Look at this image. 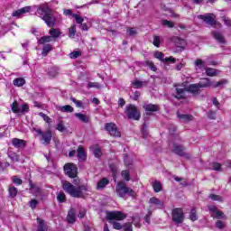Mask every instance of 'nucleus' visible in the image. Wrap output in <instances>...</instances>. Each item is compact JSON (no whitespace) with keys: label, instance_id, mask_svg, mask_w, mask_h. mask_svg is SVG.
Wrapping results in <instances>:
<instances>
[{"label":"nucleus","instance_id":"nucleus-37","mask_svg":"<svg viewBox=\"0 0 231 231\" xmlns=\"http://www.w3.org/2000/svg\"><path fill=\"white\" fill-rule=\"evenodd\" d=\"M76 33H77V26L76 25L70 26V28L69 29V37L70 39H75Z\"/></svg>","mask_w":231,"mask_h":231},{"label":"nucleus","instance_id":"nucleus-51","mask_svg":"<svg viewBox=\"0 0 231 231\" xmlns=\"http://www.w3.org/2000/svg\"><path fill=\"white\" fill-rule=\"evenodd\" d=\"M57 199L60 203H64L66 201V194H64V192H60L57 196Z\"/></svg>","mask_w":231,"mask_h":231},{"label":"nucleus","instance_id":"nucleus-44","mask_svg":"<svg viewBox=\"0 0 231 231\" xmlns=\"http://www.w3.org/2000/svg\"><path fill=\"white\" fill-rule=\"evenodd\" d=\"M206 74L208 77H216V75H217V71L215 69H207Z\"/></svg>","mask_w":231,"mask_h":231},{"label":"nucleus","instance_id":"nucleus-14","mask_svg":"<svg viewBox=\"0 0 231 231\" xmlns=\"http://www.w3.org/2000/svg\"><path fill=\"white\" fill-rule=\"evenodd\" d=\"M155 59H158L159 60H162V62H171V64H174L176 62V59L172 56L168 58H163V53L160 51L154 52Z\"/></svg>","mask_w":231,"mask_h":231},{"label":"nucleus","instance_id":"nucleus-18","mask_svg":"<svg viewBox=\"0 0 231 231\" xmlns=\"http://www.w3.org/2000/svg\"><path fill=\"white\" fill-rule=\"evenodd\" d=\"M175 91H176V94L174 97L178 100H181L186 97L185 93H187V88L177 87L175 88Z\"/></svg>","mask_w":231,"mask_h":231},{"label":"nucleus","instance_id":"nucleus-52","mask_svg":"<svg viewBox=\"0 0 231 231\" xmlns=\"http://www.w3.org/2000/svg\"><path fill=\"white\" fill-rule=\"evenodd\" d=\"M93 154L96 158H100L102 156V151L100 148L96 147L93 149Z\"/></svg>","mask_w":231,"mask_h":231},{"label":"nucleus","instance_id":"nucleus-36","mask_svg":"<svg viewBox=\"0 0 231 231\" xmlns=\"http://www.w3.org/2000/svg\"><path fill=\"white\" fill-rule=\"evenodd\" d=\"M8 192H9L10 198H15V196H17L18 190H17V188H15V186H9Z\"/></svg>","mask_w":231,"mask_h":231},{"label":"nucleus","instance_id":"nucleus-31","mask_svg":"<svg viewBox=\"0 0 231 231\" xmlns=\"http://www.w3.org/2000/svg\"><path fill=\"white\" fill-rule=\"evenodd\" d=\"M75 116L77 118H79V120H80V122H83L84 124H88V122H89V117L84 114L76 113Z\"/></svg>","mask_w":231,"mask_h":231},{"label":"nucleus","instance_id":"nucleus-30","mask_svg":"<svg viewBox=\"0 0 231 231\" xmlns=\"http://www.w3.org/2000/svg\"><path fill=\"white\" fill-rule=\"evenodd\" d=\"M11 109L13 113L19 114L21 113V106H19V103L17 100H14L11 106Z\"/></svg>","mask_w":231,"mask_h":231},{"label":"nucleus","instance_id":"nucleus-2","mask_svg":"<svg viewBox=\"0 0 231 231\" xmlns=\"http://www.w3.org/2000/svg\"><path fill=\"white\" fill-rule=\"evenodd\" d=\"M36 14L38 17L42 19L50 28L55 25V16H53V11H51V8H50L48 4L40 5L37 9Z\"/></svg>","mask_w":231,"mask_h":231},{"label":"nucleus","instance_id":"nucleus-7","mask_svg":"<svg viewBox=\"0 0 231 231\" xmlns=\"http://www.w3.org/2000/svg\"><path fill=\"white\" fill-rule=\"evenodd\" d=\"M105 129L109 133L110 136H114L115 138H120L122 136L115 123H107L105 125Z\"/></svg>","mask_w":231,"mask_h":231},{"label":"nucleus","instance_id":"nucleus-26","mask_svg":"<svg viewBox=\"0 0 231 231\" xmlns=\"http://www.w3.org/2000/svg\"><path fill=\"white\" fill-rule=\"evenodd\" d=\"M212 36L218 42L225 43V38L223 37V34H221V32H212Z\"/></svg>","mask_w":231,"mask_h":231},{"label":"nucleus","instance_id":"nucleus-21","mask_svg":"<svg viewBox=\"0 0 231 231\" xmlns=\"http://www.w3.org/2000/svg\"><path fill=\"white\" fill-rule=\"evenodd\" d=\"M106 185H109V180L103 178L97 182V190H103V189H106Z\"/></svg>","mask_w":231,"mask_h":231},{"label":"nucleus","instance_id":"nucleus-63","mask_svg":"<svg viewBox=\"0 0 231 231\" xmlns=\"http://www.w3.org/2000/svg\"><path fill=\"white\" fill-rule=\"evenodd\" d=\"M160 37L159 36H153V46H156L157 48L160 47Z\"/></svg>","mask_w":231,"mask_h":231},{"label":"nucleus","instance_id":"nucleus-41","mask_svg":"<svg viewBox=\"0 0 231 231\" xmlns=\"http://www.w3.org/2000/svg\"><path fill=\"white\" fill-rule=\"evenodd\" d=\"M189 219L191 221H198V214L196 212V208H192L189 213Z\"/></svg>","mask_w":231,"mask_h":231},{"label":"nucleus","instance_id":"nucleus-16","mask_svg":"<svg viewBox=\"0 0 231 231\" xmlns=\"http://www.w3.org/2000/svg\"><path fill=\"white\" fill-rule=\"evenodd\" d=\"M31 11H32V6L28 5L14 11L12 14V15L13 17H21V15H24V14H30Z\"/></svg>","mask_w":231,"mask_h":231},{"label":"nucleus","instance_id":"nucleus-32","mask_svg":"<svg viewBox=\"0 0 231 231\" xmlns=\"http://www.w3.org/2000/svg\"><path fill=\"white\" fill-rule=\"evenodd\" d=\"M48 75L51 76L52 79L59 75V68L57 67H51L48 70Z\"/></svg>","mask_w":231,"mask_h":231},{"label":"nucleus","instance_id":"nucleus-33","mask_svg":"<svg viewBox=\"0 0 231 231\" xmlns=\"http://www.w3.org/2000/svg\"><path fill=\"white\" fill-rule=\"evenodd\" d=\"M51 39H59L60 37V31L59 29L52 28L50 31Z\"/></svg>","mask_w":231,"mask_h":231},{"label":"nucleus","instance_id":"nucleus-11","mask_svg":"<svg viewBox=\"0 0 231 231\" xmlns=\"http://www.w3.org/2000/svg\"><path fill=\"white\" fill-rule=\"evenodd\" d=\"M208 210L210 212L211 217H214V219H224L225 213H223V211L218 210L217 208L214 206H209Z\"/></svg>","mask_w":231,"mask_h":231},{"label":"nucleus","instance_id":"nucleus-6","mask_svg":"<svg viewBox=\"0 0 231 231\" xmlns=\"http://www.w3.org/2000/svg\"><path fill=\"white\" fill-rule=\"evenodd\" d=\"M127 217V215L122 211H112L106 214V218L108 221H124Z\"/></svg>","mask_w":231,"mask_h":231},{"label":"nucleus","instance_id":"nucleus-34","mask_svg":"<svg viewBox=\"0 0 231 231\" xmlns=\"http://www.w3.org/2000/svg\"><path fill=\"white\" fill-rule=\"evenodd\" d=\"M209 169H211V171H222L221 163H219V162H211V163H209Z\"/></svg>","mask_w":231,"mask_h":231},{"label":"nucleus","instance_id":"nucleus-22","mask_svg":"<svg viewBox=\"0 0 231 231\" xmlns=\"http://www.w3.org/2000/svg\"><path fill=\"white\" fill-rule=\"evenodd\" d=\"M13 84L16 88H23L26 84V79L24 78H16L13 80Z\"/></svg>","mask_w":231,"mask_h":231},{"label":"nucleus","instance_id":"nucleus-29","mask_svg":"<svg viewBox=\"0 0 231 231\" xmlns=\"http://www.w3.org/2000/svg\"><path fill=\"white\" fill-rule=\"evenodd\" d=\"M195 69L198 71V69H205V61H203L201 59H198L195 60Z\"/></svg>","mask_w":231,"mask_h":231},{"label":"nucleus","instance_id":"nucleus-57","mask_svg":"<svg viewBox=\"0 0 231 231\" xmlns=\"http://www.w3.org/2000/svg\"><path fill=\"white\" fill-rule=\"evenodd\" d=\"M136 33H138V32L134 28H128L126 30V34L130 35V37H133V35H136Z\"/></svg>","mask_w":231,"mask_h":231},{"label":"nucleus","instance_id":"nucleus-12","mask_svg":"<svg viewBox=\"0 0 231 231\" xmlns=\"http://www.w3.org/2000/svg\"><path fill=\"white\" fill-rule=\"evenodd\" d=\"M149 204H150V210H156V208H163V201L160 200L158 198L153 197L151 198L149 200Z\"/></svg>","mask_w":231,"mask_h":231},{"label":"nucleus","instance_id":"nucleus-24","mask_svg":"<svg viewBox=\"0 0 231 231\" xmlns=\"http://www.w3.org/2000/svg\"><path fill=\"white\" fill-rule=\"evenodd\" d=\"M77 152L79 160H86V151L84 150V147L79 146Z\"/></svg>","mask_w":231,"mask_h":231},{"label":"nucleus","instance_id":"nucleus-13","mask_svg":"<svg viewBox=\"0 0 231 231\" xmlns=\"http://www.w3.org/2000/svg\"><path fill=\"white\" fill-rule=\"evenodd\" d=\"M172 151L173 152H175V154H178V156H183L184 158L189 157V154L185 152V147H183V145L174 143L172 147Z\"/></svg>","mask_w":231,"mask_h":231},{"label":"nucleus","instance_id":"nucleus-58","mask_svg":"<svg viewBox=\"0 0 231 231\" xmlns=\"http://www.w3.org/2000/svg\"><path fill=\"white\" fill-rule=\"evenodd\" d=\"M122 178L125 180V181H129L131 180V177L129 175V171H123L121 173Z\"/></svg>","mask_w":231,"mask_h":231},{"label":"nucleus","instance_id":"nucleus-49","mask_svg":"<svg viewBox=\"0 0 231 231\" xmlns=\"http://www.w3.org/2000/svg\"><path fill=\"white\" fill-rule=\"evenodd\" d=\"M28 111H30V106H28V104H23L20 108V113L24 115V113H28Z\"/></svg>","mask_w":231,"mask_h":231},{"label":"nucleus","instance_id":"nucleus-17","mask_svg":"<svg viewBox=\"0 0 231 231\" xmlns=\"http://www.w3.org/2000/svg\"><path fill=\"white\" fill-rule=\"evenodd\" d=\"M12 143L15 149H23V147H26V141L19 138H13Z\"/></svg>","mask_w":231,"mask_h":231},{"label":"nucleus","instance_id":"nucleus-40","mask_svg":"<svg viewBox=\"0 0 231 231\" xmlns=\"http://www.w3.org/2000/svg\"><path fill=\"white\" fill-rule=\"evenodd\" d=\"M152 189L154 192H161L162 191V183L160 181H154L152 184Z\"/></svg>","mask_w":231,"mask_h":231},{"label":"nucleus","instance_id":"nucleus-38","mask_svg":"<svg viewBox=\"0 0 231 231\" xmlns=\"http://www.w3.org/2000/svg\"><path fill=\"white\" fill-rule=\"evenodd\" d=\"M60 111L62 113H73L74 109H73V106L69 105H66V106H60Z\"/></svg>","mask_w":231,"mask_h":231},{"label":"nucleus","instance_id":"nucleus-46","mask_svg":"<svg viewBox=\"0 0 231 231\" xmlns=\"http://www.w3.org/2000/svg\"><path fill=\"white\" fill-rule=\"evenodd\" d=\"M45 42H51V36H43L39 40V44H44Z\"/></svg>","mask_w":231,"mask_h":231},{"label":"nucleus","instance_id":"nucleus-61","mask_svg":"<svg viewBox=\"0 0 231 231\" xmlns=\"http://www.w3.org/2000/svg\"><path fill=\"white\" fill-rule=\"evenodd\" d=\"M125 165H126V167H129V165L133 164V160H131V158H129L128 155H125Z\"/></svg>","mask_w":231,"mask_h":231},{"label":"nucleus","instance_id":"nucleus-28","mask_svg":"<svg viewBox=\"0 0 231 231\" xmlns=\"http://www.w3.org/2000/svg\"><path fill=\"white\" fill-rule=\"evenodd\" d=\"M38 230L37 231H48L46 228V223L42 218H37Z\"/></svg>","mask_w":231,"mask_h":231},{"label":"nucleus","instance_id":"nucleus-62","mask_svg":"<svg viewBox=\"0 0 231 231\" xmlns=\"http://www.w3.org/2000/svg\"><path fill=\"white\" fill-rule=\"evenodd\" d=\"M29 205H30L31 208L34 209L37 207V205H39V201L37 199H32L29 202Z\"/></svg>","mask_w":231,"mask_h":231},{"label":"nucleus","instance_id":"nucleus-35","mask_svg":"<svg viewBox=\"0 0 231 231\" xmlns=\"http://www.w3.org/2000/svg\"><path fill=\"white\" fill-rule=\"evenodd\" d=\"M53 50V47L51 44H46L44 45L42 54L43 57H46L48 55V53H50V51H51Z\"/></svg>","mask_w":231,"mask_h":231},{"label":"nucleus","instance_id":"nucleus-45","mask_svg":"<svg viewBox=\"0 0 231 231\" xmlns=\"http://www.w3.org/2000/svg\"><path fill=\"white\" fill-rule=\"evenodd\" d=\"M39 116H41L47 124H51V118H50L46 114L40 112Z\"/></svg>","mask_w":231,"mask_h":231},{"label":"nucleus","instance_id":"nucleus-60","mask_svg":"<svg viewBox=\"0 0 231 231\" xmlns=\"http://www.w3.org/2000/svg\"><path fill=\"white\" fill-rule=\"evenodd\" d=\"M71 100L77 107H82L84 106V103H82V101L77 100L75 97H71Z\"/></svg>","mask_w":231,"mask_h":231},{"label":"nucleus","instance_id":"nucleus-19","mask_svg":"<svg viewBox=\"0 0 231 231\" xmlns=\"http://www.w3.org/2000/svg\"><path fill=\"white\" fill-rule=\"evenodd\" d=\"M201 87L199 86V84H191L189 86L187 91H189V93H192V95H199V93L201 92Z\"/></svg>","mask_w":231,"mask_h":231},{"label":"nucleus","instance_id":"nucleus-8","mask_svg":"<svg viewBox=\"0 0 231 231\" xmlns=\"http://www.w3.org/2000/svg\"><path fill=\"white\" fill-rule=\"evenodd\" d=\"M35 132L37 134L42 136L41 140L43 142V143H46V145L50 144V142H51V138L53 136V134H51L50 130L42 132L41 129H36Z\"/></svg>","mask_w":231,"mask_h":231},{"label":"nucleus","instance_id":"nucleus-25","mask_svg":"<svg viewBox=\"0 0 231 231\" xmlns=\"http://www.w3.org/2000/svg\"><path fill=\"white\" fill-rule=\"evenodd\" d=\"M30 190L34 196H39V194H41V188L35 186L32 181H30Z\"/></svg>","mask_w":231,"mask_h":231},{"label":"nucleus","instance_id":"nucleus-4","mask_svg":"<svg viewBox=\"0 0 231 231\" xmlns=\"http://www.w3.org/2000/svg\"><path fill=\"white\" fill-rule=\"evenodd\" d=\"M125 115L130 120H140V110L134 105H128L125 106Z\"/></svg>","mask_w":231,"mask_h":231},{"label":"nucleus","instance_id":"nucleus-9","mask_svg":"<svg viewBox=\"0 0 231 231\" xmlns=\"http://www.w3.org/2000/svg\"><path fill=\"white\" fill-rule=\"evenodd\" d=\"M64 171L69 178H77L78 168L73 163H67L64 165Z\"/></svg>","mask_w":231,"mask_h":231},{"label":"nucleus","instance_id":"nucleus-53","mask_svg":"<svg viewBox=\"0 0 231 231\" xmlns=\"http://www.w3.org/2000/svg\"><path fill=\"white\" fill-rule=\"evenodd\" d=\"M56 129L60 131V133H64L66 131V126H64V122L60 121Z\"/></svg>","mask_w":231,"mask_h":231},{"label":"nucleus","instance_id":"nucleus-56","mask_svg":"<svg viewBox=\"0 0 231 231\" xmlns=\"http://www.w3.org/2000/svg\"><path fill=\"white\" fill-rule=\"evenodd\" d=\"M12 181L14 185H23V180L19 179L17 176H13Z\"/></svg>","mask_w":231,"mask_h":231},{"label":"nucleus","instance_id":"nucleus-20","mask_svg":"<svg viewBox=\"0 0 231 231\" xmlns=\"http://www.w3.org/2000/svg\"><path fill=\"white\" fill-rule=\"evenodd\" d=\"M177 116L180 122H183L184 124L194 120V117L191 115L180 114V112L177 113Z\"/></svg>","mask_w":231,"mask_h":231},{"label":"nucleus","instance_id":"nucleus-55","mask_svg":"<svg viewBox=\"0 0 231 231\" xmlns=\"http://www.w3.org/2000/svg\"><path fill=\"white\" fill-rule=\"evenodd\" d=\"M91 88H96L97 89H100L101 86L98 82H89L88 85V88L91 89Z\"/></svg>","mask_w":231,"mask_h":231},{"label":"nucleus","instance_id":"nucleus-59","mask_svg":"<svg viewBox=\"0 0 231 231\" xmlns=\"http://www.w3.org/2000/svg\"><path fill=\"white\" fill-rule=\"evenodd\" d=\"M79 57H80V51H73V52L69 53V58L70 59H79Z\"/></svg>","mask_w":231,"mask_h":231},{"label":"nucleus","instance_id":"nucleus-47","mask_svg":"<svg viewBox=\"0 0 231 231\" xmlns=\"http://www.w3.org/2000/svg\"><path fill=\"white\" fill-rule=\"evenodd\" d=\"M110 223L113 225V228H115V230H122V224H120L119 222L110 220Z\"/></svg>","mask_w":231,"mask_h":231},{"label":"nucleus","instance_id":"nucleus-48","mask_svg":"<svg viewBox=\"0 0 231 231\" xmlns=\"http://www.w3.org/2000/svg\"><path fill=\"white\" fill-rule=\"evenodd\" d=\"M210 199H212L213 201H220L223 202V197L219 196V195H216V194H210L209 195Z\"/></svg>","mask_w":231,"mask_h":231},{"label":"nucleus","instance_id":"nucleus-3","mask_svg":"<svg viewBox=\"0 0 231 231\" xmlns=\"http://www.w3.org/2000/svg\"><path fill=\"white\" fill-rule=\"evenodd\" d=\"M116 192L119 198H125V194H128L131 198H134V196H136V192H134L133 189L125 186V182L124 181L117 183Z\"/></svg>","mask_w":231,"mask_h":231},{"label":"nucleus","instance_id":"nucleus-43","mask_svg":"<svg viewBox=\"0 0 231 231\" xmlns=\"http://www.w3.org/2000/svg\"><path fill=\"white\" fill-rule=\"evenodd\" d=\"M144 66H146L147 68H150V69H152V71H156V65H154V63L151 60H147L144 62Z\"/></svg>","mask_w":231,"mask_h":231},{"label":"nucleus","instance_id":"nucleus-10","mask_svg":"<svg viewBox=\"0 0 231 231\" xmlns=\"http://www.w3.org/2000/svg\"><path fill=\"white\" fill-rule=\"evenodd\" d=\"M198 19H201V21L209 26L216 24V14H199L198 15Z\"/></svg>","mask_w":231,"mask_h":231},{"label":"nucleus","instance_id":"nucleus-64","mask_svg":"<svg viewBox=\"0 0 231 231\" xmlns=\"http://www.w3.org/2000/svg\"><path fill=\"white\" fill-rule=\"evenodd\" d=\"M217 228H219L220 230L225 228V223L221 220H217L216 223Z\"/></svg>","mask_w":231,"mask_h":231},{"label":"nucleus","instance_id":"nucleus-39","mask_svg":"<svg viewBox=\"0 0 231 231\" xmlns=\"http://www.w3.org/2000/svg\"><path fill=\"white\" fill-rule=\"evenodd\" d=\"M199 86H200V88H210L212 83L210 82V79H205L203 81L199 83Z\"/></svg>","mask_w":231,"mask_h":231},{"label":"nucleus","instance_id":"nucleus-23","mask_svg":"<svg viewBox=\"0 0 231 231\" xmlns=\"http://www.w3.org/2000/svg\"><path fill=\"white\" fill-rule=\"evenodd\" d=\"M173 42H175L177 48H180V51L184 50L185 40L176 37L173 39Z\"/></svg>","mask_w":231,"mask_h":231},{"label":"nucleus","instance_id":"nucleus-54","mask_svg":"<svg viewBox=\"0 0 231 231\" xmlns=\"http://www.w3.org/2000/svg\"><path fill=\"white\" fill-rule=\"evenodd\" d=\"M162 24H163V26H167L168 28H174V23L169 20H162Z\"/></svg>","mask_w":231,"mask_h":231},{"label":"nucleus","instance_id":"nucleus-42","mask_svg":"<svg viewBox=\"0 0 231 231\" xmlns=\"http://www.w3.org/2000/svg\"><path fill=\"white\" fill-rule=\"evenodd\" d=\"M143 82L140 81L138 79H135L132 82V85L136 88V89H140V88H143Z\"/></svg>","mask_w":231,"mask_h":231},{"label":"nucleus","instance_id":"nucleus-27","mask_svg":"<svg viewBox=\"0 0 231 231\" xmlns=\"http://www.w3.org/2000/svg\"><path fill=\"white\" fill-rule=\"evenodd\" d=\"M67 219L69 221V223H74L77 219V216L75 215V209H70L69 211Z\"/></svg>","mask_w":231,"mask_h":231},{"label":"nucleus","instance_id":"nucleus-15","mask_svg":"<svg viewBox=\"0 0 231 231\" xmlns=\"http://www.w3.org/2000/svg\"><path fill=\"white\" fill-rule=\"evenodd\" d=\"M143 109L146 111V115H151V113H156V111H160V106L153 104H144L143 106Z\"/></svg>","mask_w":231,"mask_h":231},{"label":"nucleus","instance_id":"nucleus-50","mask_svg":"<svg viewBox=\"0 0 231 231\" xmlns=\"http://www.w3.org/2000/svg\"><path fill=\"white\" fill-rule=\"evenodd\" d=\"M72 17L76 20L77 24H82L84 23V18L79 14H72Z\"/></svg>","mask_w":231,"mask_h":231},{"label":"nucleus","instance_id":"nucleus-5","mask_svg":"<svg viewBox=\"0 0 231 231\" xmlns=\"http://www.w3.org/2000/svg\"><path fill=\"white\" fill-rule=\"evenodd\" d=\"M171 217L172 221H174V223L177 225L183 223L185 220V214L183 213V209L180 208H174L171 212Z\"/></svg>","mask_w":231,"mask_h":231},{"label":"nucleus","instance_id":"nucleus-1","mask_svg":"<svg viewBox=\"0 0 231 231\" xmlns=\"http://www.w3.org/2000/svg\"><path fill=\"white\" fill-rule=\"evenodd\" d=\"M73 183L66 180L62 183L63 190L72 198H86L88 192L91 191L88 184H80L79 179H74Z\"/></svg>","mask_w":231,"mask_h":231}]
</instances>
